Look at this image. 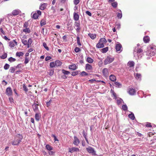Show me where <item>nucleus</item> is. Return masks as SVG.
Instances as JSON below:
<instances>
[{
    "label": "nucleus",
    "mask_w": 156,
    "mask_h": 156,
    "mask_svg": "<svg viewBox=\"0 0 156 156\" xmlns=\"http://www.w3.org/2000/svg\"><path fill=\"white\" fill-rule=\"evenodd\" d=\"M148 50L146 51V55H147L151 56L154 55L156 53V48L155 46H150L147 47Z\"/></svg>",
    "instance_id": "nucleus-1"
},
{
    "label": "nucleus",
    "mask_w": 156,
    "mask_h": 156,
    "mask_svg": "<svg viewBox=\"0 0 156 156\" xmlns=\"http://www.w3.org/2000/svg\"><path fill=\"white\" fill-rule=\"evenodd\" d=\"M22 139V137L21 136H20V135L16 136L14 140L12 142V144L13 145H18Z\"/></svg>",
    "instance_id": "nucleus-2"
},
{
    "label": "nucleus",
    "mask_w": 156,
    "mask_h": 156,
    "mask_svg": "<svg viewBox=\"0 0 156 156\" xmlns=\"http://www.w3.org/2000/svg\"><path fill=\"white\" fill-rule=\"evenodd\" d=\"M107 41L104 38H101L98 43L97 44L96 47L98 48H101L104 47V44L107 42Z\"/></svg>",
    "instance_id": "nucleus-3"
},
{
    "label": "nucleus",
    "mask_w": 156,
    "mask_h": 156,
    "mask_svg": "<svg viewBox=\"0 0 156 156\" xmlns=\"http://www.w3.org/2000/svg\"><path fill=\"white\" fill-rule=\"evenodd\" d=\"M87 151L90 153H91L92 155H96V152L94 149L91 147H88L86 148Z\"/></svg>",
    "instance_id": "nucleus-4"
},
{
    "label": "nucleus",
    "mask_w": 156,
    "mask_h": 156,
    "mask_svg": "<svg viewBox=\"0 0 156 156\" xmlns=\"http://www.w3.org/2000/svg\"><path fill=\"white\" fill-rule=\"evenodd\" d=\"M114 60V58H110L109 57H107L105 59L104 61V64L107 65L109 64L112 62Z\"/></svg>",
    "instance_id": "nucleus-5"
},
{
    "label": "nucleus",
    "mask_w": 156,
    "mask_h": 156,
    "mask_svg": "<svg viewBox=\"0 0 156 156\" xmlns=\"http://www.w3.org/2000/svg\"><path fill=\"white\" fill-rule=\"evenodd\" d=\"M142 50L140 49H139L138 50H136V49H134V55H135V54H137L138 58H140V55H141V53L142 52Z\"/></svg>",
    "instance_id": "nucleus-6"
},
{
    "label": "nucleus",
    "mask_w": 156,
    "mask_h": 156,
    "mask_svg": "<svg viewBox=\"0 0 156 156\" xmlns=\"http://www.w3.org/2000/svg\"><path fill=\"white\" fill-rule=\"evenodd\" d=\"M17 45V42L15 40L10 41L9 43V46L11 48H13L16 45Z\"/></svg>",
    "instance_id": "nucleus-7"
},
{
    "label": "nucleus",
    "mask_w": 156,
    "mask_h": 156,
    "mask_svg": "<svg viewBox=\"0 0 156 156\" xmlns=\"http://www.w3.org/2000/svg\"><path fill=\"white\" fill-rule=\"evenodd\" d=\"M74 25L75 26L76 28H75L77 32H79L81 29L80 27V23H79L76 21L75 22Z\"/></svg>",
    "instance_id": "nucleus-8"
},
{
    "label": "nucleus",
    "mask_w": 156,
    "mask_h": 156,
    "mask_svg": "<svg viewBox=\"0 0 156 156\" xmlns=\"http://www.w3.org/2000/svg\"><path fill=\"white\" fill-rule=\"evenodd\" d=\"M136 91L135 89L133 88H130L129 89L128 92L131 95H133L136 94Z\"/></svg>",
    "instance_id": "nucleus-9"
},
{
    "label": "nucleus",
    "mask_w": 156,
    "mask_h": 156,
    "mask_svg": "<svg viewBox=\"0 0 156 156\" xmlns=\"http://www.w3.org/2000/svg\"><path fill=\"white\" fill-rule=\"evenodd\" d=\"M12 92L11 87H9L7 88L6 90V94L8 96H11Z\"/></svg>",
    "instance_id": "nucleus-10"
},
{
    "label": "nucleus",
    "mask_w": 156,
    "mask_h": 156,
    "mask_svg": "<svg viewBox=\"0 0 156 156\" xmlns=\"http://www.w3.org/2000/svg\"><path fill=\"white\" fill-rule=\"evenodd\" d=\"M102 73L104 76L107 77L108 75V70L107 68H104L102 70Z\"/></svg>",
    "instance_id": "nucleus-11"
},
{
    "label": "nucleus",
    "mask_w": 156,
    "mask_h": 156,
    "mask_svg": "<svg viewBox=\"0 0 156 156\" xmlns=\"http://www.w3.org/2000/svg\"><path fill=\"white\" fill-rule=\"evenodd\" d=\"M32 107L34 112H37L38 110V105L36 103H34L32 105Z\"/></svg>",
    "instance_id": "nucleus-12"
},
{
    "label": "nucleus",
    "mask_w": 156,
    "mask_h": 156,
    "mask_svg": "<svg viewBox=\"0 0 156 156\" xmlns=\"http://www.w3.org/2000/svg\"><path fill=\"white\" fill-rule=\"evenodd\" d=\"M80 140L76 136H74V141L73 144L77 146L80 143Z\"/></svg>",
    "instance_id": "nucleus-13"
},
{
    "label": "nucleus",
    "mask_w": 156,
    "mask_h": 156,
    "mask_svg": "<svg viewBox=\"0 0 156 156\" xmlns=\"http://www.w3.org/2000/svg\"><path fill=\"white\" fill-rule=\"evenodd\" d=\"M122 48L121 45L119 44H116L115 46V49L117 51H121Z\"/></svg>",
    "instance_id": "nucleus-14"
},
{
    "label": "nucleus",
    "mask_w": 156,
    "mask_h": 156,
    "mask_svg": "<svg viewBox=\"0 0 156 156\" xmlns=\"http://www.w3.org/2000/svg\"><path fill=\"white\" fill-rule=\"evenodd\" d=\"M47 5V3H41L40 6V9L41 10H43L46 8Z\"/></svg>",
    "instance_id": "nucleus-15"
},
{
    "label": "nucleus",
    "mask_w": 156,
    "mask_h": 156,
    "mask_svg": "<svg viewBox=\"0 0 156 156\" xmlns=\"http://www.w3.org/2000/svg\"><path fill=\"white\" fill-rule=\"evenodd\" d=\"M25 38H26V37L25 35H24L21 39L22 42L25 45H27V41L25 39Z\"/></svg>",
    "instance_id": "nucleus-16"
},
{
    "label": "nucleus",
    "mask_w": 156,
    "mask_h": 156,
    "mask_svg": "<svg viewBox=\"0 0 156 156\" xmlns=\"http://www.w3.org/2000/svg\"><path fill=\"white\" fill-rule=\"evenodd\" d=\"M109 79L111 81L115 82L116 80V78L114 75L112 74L109 76Z\"/></svg>",
    "instance_id": "nucleus-17"
},
{
    "label": "nucleus",
    "mask_w": 156,
    "mask_h": 156,
    "mask_svg": "<svg viewBox=\"0 0 156 156\" xmlns=\"http://www.w3.org/2000/svg\"><path fill=\"white\" fill-rule=\"evenodd\" d=\"M79 150L78 148L76 147H72L69 149V152L72 153L74 151H79Z\"/></svg>",
    "instance_id": "nucleus-18"
},
{
    "label": "nucleus",
    "mask_w": 156,
    "mask_h": 156,
    "mask_svg": "<svg viewBox=\"0 0 156 156\" xmlns=\"http://www.w3.org/2000/svg\"><path fill=\"white\" fill-rule=\"evenodd\" d=\"M20 12V11L19 9H16L13 11L12 14L14 16L18 15Z\"/></svg>",
    "instance_id": "nucleus-19"
},
{
    "label": "nucleus",
    "mask_w": 156,
    "mask_h": 156,
    "mask_svg": "<svg viewBox=\"0 0 156 156\" xmlns=\"http://www.w3.org/2000/svg\"><path fill=\"white\" fill-rule=\"evenodd\" d=\"M73 18L74 20L76 21H77L79 19V16L77 13L74 12L73 14Z\"/></svg>",
    "instance_id": "nucleus-20"
},
{
    "label": "nucleus",
    "mask_w": 156,
    "mask_h": 156,
    "mask_svg": "<svg viewBox=\"0 0 156 156\" xmlns=\"http://www.w3.org/2000/svg\"><path fill=\"white\" fill-rule=\"evenodd\" d=\"M35 119L37 121H39L40 118H41V115L39 113H36L35 116Z\"/></svg>",
    "instance_id": "nucleus-21"
},
{
    "label": "nucleus",
    "mask_w": 156,
    "mask_h": 156,
    "mask_svg": "<svg viewBox=\"0 0 156 156\" xmlns=\"http://www.w3.org/2000/svg\"><path fill=\"white\" fill-rule=\"evenodd\" d=\"M69 68L70 69L74 70L76 69V65L75 64H73L72 65L69 66Z\"/></svg>",
    "instance_id": "nucleus-22"
},
{
    "label": "nucleus",
    "mask_w": 156,
    "mask_h": 156,
    "mask_svg": "<svg viewBox=\"0 0 156 156\" xmlns=\"http://www.w3.org/2000/svg\"><path fill=\"white\" fill-rule=\"evenodd\" d=\"M86 68L87 70H91L92 69V68L90 65L87 64L86 65Z\"/></svg>",
    "instance_id": "nucleus-23"
},
{
    "label": "nucleus",
    "mask_w": 156,
    "mask_h": 156,
    "mask_svg": "<svg viewBox=\"0 0 156 156\" xmlns=\"http://www.w3.org/2000/svg\"><path fill=\"white\" fill-rule=\"evenodd\" d=\"M88 35L92 39H95L96 37V35L94 34L89 33L88 34Z\"/></svg>",
    "instance_id": "nucleus-24"
},
{
    "label": "nucleus",
    "mask_w": 156,
    "mask_h": 156,
    "mask_svg": "<svg viewBox=\"0 0 156 156\" xmlns=\"http://www.w3.org/2000/svg\"><path fill=\"white\" fill-rule=\"evenodd\" d=\"M24 53L23 52H17L16 53V56L17 57H20L23 55Z\"/></svg>",
    "instance_id": "nucleus-25"
},
{
    "label": "nucleus",
    "mask_w": 156,
    "mask_h": 156,
    "mask_svg": "<svg viewBox=\"0 0 156 156\" xmlns=\"http://www.w3.org/2000/svg\"><path fill=\"white\" fill-rule=\"evenodd\" d=\"M127 65L128 66L130 67H133L134 65V63L133 61H129Z\"/></svg>",
    "instance_id": "nucleus-26"
},
{
    "label": "nucleus",
    "mask_w": 156,
    "mask_h": 156,
    "mask_svg": "<svg viewBox=\"0 0 156 156\" xmlns=\"http://www.w3.org/2000/svg\"><path fill=\"white\" fill-rule=\"evenodd\" d=\"M23 31L26 34L29 33L30 32V30L29 28H26L23 30Z\"/></svg>",
    "instance_id": "nucleus-27"
},
{
    "label": "nucleus",
    "mask_w": 156,
    "mask_h": 156,
    "mask_svg": "<svg viewBox=\"0 0 156 156\" xmlns=\"http://www.w3.org/2000/svg\"><path fill=\"white\" fill-rule=\"evenodd\" d=\"M143 40L144 42L147 43L149 41V38L148 36H146L144 37Z\"/></svg>",
    "instance_id": "nucleus-28"
},
{
    "label": "nucleus",
    "mask_w": 156,
    "mask_h": 156,
    "mask_svg": "<svg viewBox=\"0 0 156 156\" xmlns=\"http://www.w3.org/2000/svg\"><path fill=\"white\" fill-rule=\"evenodd\" d=\"M62 62L59 60H57L55 62V64L56 66H61Z\"/></svg>",
    "instance_id": "nucleus-29"
},
{
    "label": "nucleus",
    "mask_w": 156,
    "mask_h": 156,
    "mask_svg": "<svg viewBox=\"0 0 156 156\" xmlns=\"http://www.w3.org/2000/svg\"><path fill=\"white\" fill-rule=\"evenodd\" d=\"M114 83L115 85V86L116 87H118L119 88H120L122 86V85L120 83L116 82Z\"/></svg>",
    "instance_id": "nucleus-30"
},
{
    "label": "nucleus",
    "mask_w": 156,
    "mask_h": 156,
    "mask_svg": "<svg viewBox=\"0 0 156 156\" xmlns=\"http://www.w3.org/2000/svg\"><path fill=\"white\" fill-rule=\"evenodd\" d=\"M122 12L120 10H119L118 12L117 17L119 19H121L122 17Z\"/></svg>",
    "instance_id": "nucleus-31"
},
{
    "label": "nucleus",
    "mask_w": 156,
    "mask_h": 156,
    "mask_svg": "<svg viewBox=\"0 0 156 156\" xmlns=\"http://www.w3.org/2000/svg\"><path fill=\"white\" fill-rule=\"evenodd\" d=\"M54 70L53 69H50L48 72V74L50 76L53 75L54 74Z\"/></svg>",
    "instance_id": "nucleus-32"
},
{
    "label": "nucleus",
    "mask_w": 156,
    "mask_h": 156,
    "mask_svg": "<svg viewBox=\"0 0 156 156\" xmlns=\"http://www.w3.org/2000/svg\"><path fill=\"white\" fill-rule=\"evenodd\" d=\"M134 75L136 79H141V75L140 74L136 73L134 74Z\"/></svg>",
    "instance_id": "nucleus-33"
},
{
    "label": "nucleus",
    "mask_w": 156,
    "mask_h": 156,
    "mask_svg": "<svg viewBox=\"0 0 156 156\" xmlns=\"http://www.w3.org/2000/svg\"><path fill=\"white\" fill-rule=\"evenodd\" d=\"M108 47L104 48L102 49L101 52L103 53H105L108 50Z\"/></svg>",
    "instance_id": "nucleus-34"
},
{
    "label": "nucleus",
    "mask_w": 156,
    "mask_h": 156,
    "mask_svg": "<svg viewBox=\"0 0 156 156\" xmlns=\"http://www.w3.org/2000/svg\"><path fill=\"white\" fill-rule=\"evenodd\" d=\"M87 61L89 63H92L93 62L94 60L91 58L88 57L87 58Z\"/></svg>",
    "instance_id": "nucleus-35"
},
{
    "label": "nucleus",
    "mask_w": 156,
    "mask_h": 156,
    "mask_svg": "<svg viewBox=\"0 0 156 156\" xmlns=\"http://www.w3.org/2000/svg\"><path fill=\"white\" fill-rule=\"evenodd\" d=\"M39 17V15H37V13H34L32 16V18L34 19H37Z\"/></svg>",
    "instance_id": "nucleus-36"
},
{
    "label": "nucleus",
    "mask_w": 156,
    "mask_h": 156,
    "mask_svg": "<svg viewBox=\"0 0 156 156\" xmlns=\"http://www.w3.org/2000/svg\"><path fill=\"white\" fill-rule=\"evenodd\" d=\"M128 116L129 118H130L132 120H134L135 119L134 115V114L133 113L129 114L128 115Z\"/></svg>",
    "instance_id": "nucleus-37"
},
{
    "label": "nucleus",
    "mask_w": 156,
    "mask_h": 156,
    "mask_svg": "<svg viewBox=\"0 0 156 156\" xmlns=\"http://www.w3.org/2000/svg\"><path fill=\"white\" fill-rule=\"evenodd\" d=\"M46 148L49 151H50L53 149L52 147H51L48 144H47L46 146Z\"/></svg>",
    "instance_id": "nucleus-38"
},
{
    "label": "nucleus",
    "mask_w": 156,
    "mask_h": 156,
    "mask_svg": "<svg viewBox=\"0 0 156 156\" xmlns=\"http://www.w3.org/2000/svg\"><path fill=\"white\" fill-rule=\"evenodd\" d=\"M8 61L10 62H13L16 61V59L12 57H10L8 59Z\"/></svg>",
    "instance_id": "nucleus-39"
},
{
    "label": "nucleus",
    "mask_w": 156,
    "mask_h": 156,
    "mask_svg": "<svg viewBox=\"0 0 156 156\" xmlns=\"http://www.w3.org/2000/svg\"><path fill=\"white\" fill-rule=\"evenodd\" d=\"M10 67V65L7 63L5 64L4 66V68L5 70H7L9 69Z\"/></svg>",
    "instance_id": "nucleus-40"
},
{
    "label": "nucleus",
    "mask_w": 156,
    "mask_h": 156,
    "mask_svg": "<svg viewBox=\"0 0 156 156\" xmlns=\"http://www.w3.org/2000/svg\"><path fill=\"white\" fill-rule=\"evenodd\" d=\"M118 3L117 2H114L112 3V6L114 8H116L117 7Z\"/></svg>",
    "instance_id": "nucleus-41"
},
{
    "label": "nucleus",
    "mask_w": 156,
    "mask_h": 156,
    "mask_svg": "<svg viewBox=\"0 0 156 156\" xmlns=\"http://www.w3.org/2000/svg\"><path fill=\"white\" fill-rule=\"evenodd\" d=\"M62 73L64 74L68 75L69 74L70 72L69 71H66L64 69H62Z\"/></svg>",
    "instance_id": "nucleus-42"
},
{
    "label": "nucleus",
    "mask_w": 156,
    "mask_h": 156,
    "mask_svg": "<svg viewBox=\"0 0 156 156\" xmlns=\"http://www.w3.org/2000/svg\"><path fill=\"white\" fill-rule=\"evenodd\" d=\"M15 70V69L13 67H11L9 70V72L11 73H13Z\"/></svg>",
    "instance_id": "nucleus-43"
},
{
    "label": "nucleus",
    "mask_w": 156,
    "mask_h": 156,
    "mask_svg": "<svg viewBox=\"0 0 156 156\" xmlns=\"http://www.w3.org/2000/svg\"><path fill=\"white\" fill-rule=\"evenodd\" d=\"M55 66H56L55 62H52L50 63V66L51 68H53Z\"/></svg>",
    "instance_id": "nucleus-44"
},
{
    "label": "nucleus",
    "mask_w": 156,
    "mask_h": 156,
    "mask_svg": "<svg viewBox=\"0 0 156 156\" xmlns=\"http://www.w3.org/2000/svg\"><path fill=\"white\" fill-rule=\"evenodd\" d=\"M43 46L47 51H49V48L47 46V44L45 42L43 43Z\"/></svg>",
    "instance_id": "nucleus-45"
},
{
    "label": "nucleus",
    "mask_w": 156,
    "mask_h": 156,
    "mask_svg": "<svg viewBox=\"0 0 156 156\" xmlns=\"http://www.w3.org/2000/svg\"><path fill=\"white\" fill-rule=\"evenodd\" d=\"M110 92L112 94V95L114 96V97L116 98V94L115 93L114 91L112 90V89H111V90Z\"/></svg>",
    "instance_id": "nucleus-46"
},
{
    "label": "nucleus",
    "mask_w": 156,
    "mask_h": 156,
    "mask_svg": "<svg viewBox=\"0 0 156 156\" xmlns=\"http://www.w3.org/2000/svg\"><path fill=\"white\" fill-rule=\"evenodd\" d=\"M23 88L24 90L26 92H27L28 91V89H27V87H26V86L25 84H23Z\"/></svg>",
    "instance_id": "nucleus-47"
},
{
    "label": "nucleus",
    "mask_w": 156,
    "mask_h": 156,
    "mask_svg": "<svg viewBox=\"0 0 156 156\" xmlns=\"http://www.w3.org/2000/svg\"><path fill=\"white\" fill-rule=\"evenodd\" d=\"M122 108L124 111H126L127 109V107L126 105H123L122 106Z\"/></svg>",
    "instance_id": "nucleus-48"
},
{
    "label": "nucleus",
    "mask_w": 156,
    "mask_h": 156,
    "mask_svg": "<svg viewBox=\"0 0 156 156\" xmlns=\"http://www.w3.org/2000/svg\"><path fill=\"white\" fill-rule=\"evenodd\" d=\"M123 101V100L121 98H119L117 100V103L118 104H119L122 103V102Z\"/></svg>",
    "instance_id": "nucleus-49"
},
{
    "label": "nucleus",
    "mask_w": 156,
    "mask_h": 156,
    "mask_svg": "<svg viewBox=\"0 0 156 156\" xmlns=\"http://www.w3.org/2000/svg\"><path fill=\"white\" fill-rule=\"evenodd\" d=\"M74 51L76 52H78L80 51V49L78 47H76L74 49Z\"/></svg>",
    "instance_id": "nucleus-50"
},
{
    "label": "nucleus",
    "mask_w": 156,
    "mask_h": 156,
    "mask_svg": "<svg viewBox=\"0 0 156 156\" xmlns=\"http://www.w3.org/2000/svg\"><path fill=\"white\" fill-rule=\"evenodd\" d=\"M77 43L78 45L79 46H80L81 45V44L80 41V39L79 37H77Z\"/></svg>",
    "instance_id": "nucleus-51"
},
{
    "label": "nucleus",
    "mask_w": 156,
    "mask_h": 156,
    "mask_svg": "<svg viewBox=\"0 0 156 156\" xmlns=\"http://www.w3.org/2000/svg\"><path fill=\"white\" fill-rule=\"evenodd\" d=\"M32 42L33 41L32 39L30 38L27 41V44H29L31 45V44L32 43Z\"/></svg>",
    "instance_id": "nucleus-52"
},
{
    "label": "nucleus",
    "mask_w": 156,
    "mask_h": 156,
    "mask_svg": "<svg viewBox=\"0 0 156 156\" xmlns=\"http://www.w3.org/2000/svg\"><path fill=\"white\" fill-rule=\"evenodd\" d=\"M87 75V74L84 71L82 72L81 73V75L82 76H86Z\"/></svg>",
    "instance_id": "nucleus-53"
},
{
    "label": "nucleus",
    "mask_w": 156,
    "mask_h": 156,
    "mask_svg": "<svg viewBox=\"0 0 156 156\" xmlns=\"http://www.w3.org/2000/svg\"><path fill=\"white\" fill-rule=\"evenodd\" d=\"M7 57V54L5 53L2 56L1 58L3 59Z\"/></svg>",
    "instance_id": "nucleus-54"
},
{
    "label": "nucleus",
    "mask_w": 156,
    "mask_h": 156,
    "mask_svg": "<svg viewBox=\"0 0 156 156\" xmlns=\"http://www.w3.org/2000/svg\"><path fill=\"white\" fill-rule=\"evenodd\" d=\"M28 26V23L27 22H26L24 23L23 27H24L26 28H27Z\"/></svg>",
    "instance_id": "nucleus-55"
},
{
    "label": "nucleus",
    "mask_w": 156,
    "mask_h": 156,
    "mask_svg": "<svg viewBox=\"0 0 156 156\" xmlns=\"http://www.w3.org/2000/svg\"><path fill=\"white\" fill-rule=\"evenodd\" d=\"M86 13L87 15H88L89 16H92L91 13L89 11H86Z\"/></svg>",
    "instance_id": "nucleus-56"
},
{
    "label": "nucleus",
    "mask_w": 156,
    "mask_h": 156,
    "mask_svg": "<svg viewBox=\"0 0 156 156\" xmlns=\"http://www.w3.org/2000/svg\"><path fill=\"white\" fill-rule=\"evenodd\" d=\"M80 2V0H74V3L75 5L78 4Z\"/></svg>",
    "instance_id": "nucleus-57"
},
{
    "label": "nucleus",
    "mask_w": 156,
    "mask_h": 156,
    "mask_svg": "<svg viewBox=\"0 0 156 156\" xmlns=\"http://www.w3.org/2000/svg\"><path fill=\"white\" fill-rule=\"evenodd\" d=\"M51 58V57L49 56H47L45 58V60L46 61H48V60H50V59Z\"/></svg>",
    "instance_id": "nucleus-58"
},
{
    "label": "nucleus",
    "mask_w": 156,
    "mask_h": 156,
    "mask_svg": "<svg viewBox=\"0 0 156 156\" xmlns=\"http://www.w3.org/2000/svg\"><path fill=\"white\" fill-rule=\"evenodd\" d=\"M29 62V60L28 59V58L27 57H26L25 59V60L24 61L25 64H26L27 63Z\"/></svg>",
    "instance_id": "nucleus-59"
},
{
    "label": "nucleus",
    "mask_w": 156,
    "mask_h": 156,
    "mask_svg": "<svg viewBox=\"0 0 156 156\" xmlns=\"http://www.w3.org/2000/svg\"><path fill=\"white\" fill-rule=\"evenodd\" d=\"M51 136L54 138V140L55 141H58V140L56 136L54 135H52Z\"/></svg>",
    "instance_id": "nucleus-60"
},
{
    "label": "nucleus",
    "mask_w": 156,
    "mask_h": 156,
    "mask_svg": "<svg viewBox=\"0 0 156 156\" xmlns=\"http://www.w3.org/2000/svg\"><path fill=\"white\" fill-rule=\"evenodd\" d=\"M147 127H151V123L149 122L147 123V124L146 125Z\"/></svg>",
    "instance_id": "nucleus-61"
},
{
    "label": "nucleus",
    "mask_w": 156,
    "mask_h": 156,
    "mask_svg": "<svg viewBox=\"0 0 156 156\" xmlns=\"http://www.w3.org/2000/svg\"><path fill=\"white\" fill-rule=\"evenodd\" d=\"M1 32L4 35H5V33L2 28L0 29Z\"/></svg>",
    "instance_id": "nucleus-62"
},
{
    "label": "nucleus",
    "mask_w": 156,
    "mask_h": 156,
    "mask_svg": "<svg viewBox=\"0 0 156 156\" xmlns=\"http://www.w3.org/2000/svg\"><path fill=\"white\" fill-rule=\"evenodd\" d=\"M46 24V23L44 22H43V20H42L41 22V26H43Z\"/></svg>",
    "instance_id": "nucleus-63"
},
{
    "label": "nucleus",
    "mask_w": 156,
    "mask_h": 156,
    "mask_svg": "<svg viewBox=\"0 0 156 156\" xmlns=\"http://www.w3.org/2000/svg\"><path fill=\"white\" fill-rule=\"evenodd\" d=\"M37 15H38L39 16V15H41V11L38 10L37 11Z\"/></svg>",
    "instance_id": "nucleus-64"
}]
</instances>
